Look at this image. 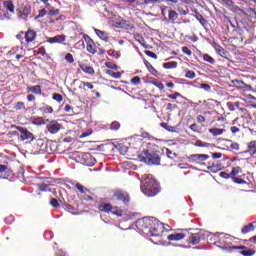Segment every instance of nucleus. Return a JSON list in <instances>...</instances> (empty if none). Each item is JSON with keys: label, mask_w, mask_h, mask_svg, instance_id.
Instances as JSON below:
<instances>
[{"label": "nucleus", "mask_w": 256, "mask_h": 256, "mask_svg": "<svg viewBox=\"0 0 256 256\" xmlns=\"http://www.w3.org/2000/svg\"><path fill=\"white\" fill-rule=\"evenodd\" d=\"M136 227L140 231L148 229L150 237H161L165 231H169V229L165 228V224L161 223V221L155 217H144L138 220Z\"/></svg>", "instance_id": "1"}, {"label": "nucleus", "mask_w": 256, "mask_h": 256, "mask_svg": "<svg viewBox=\"0 0 256 256\" xmlns=\"http://www.w3.org/2000/svg\"><path fill=\"white\" fill-rule=\"evenodd\" d=\"M140 189L146 197H155V195H159V193H161V186H159V183L151 174H148L141 181Z\"/></svg>", "instance_id": "2"}, {"label": "nucleus", "mask_w": 256, "mask_h": 256, "mask_svg": "<svg viewBox=\"0 0 256 256\" xmlns=\"http://www.w3.org/2000/svg\"><path fill=\"white\" fill-rule=\"evenodd\" d=\"M139 161L147 163V165H161V156L157 152L144 150L138 155Z\"/></svg>", "instance_id": "3"}, {"label": "nucleus", "mask_w": 256, "mask_h": 256, "mask_svg": "<svg viewBox=\"0 0 256 256\" xmlns=\"http://www.w3.org/2000/svg\"><path fill=\"white\" fill-rule=\"evenodd\" d=\"M186 237H188V243L190 245H199V243L204 241L205 237H207V232L200 229L194 233H189V235Z\"/></svg>", "instance_id": "4"}, {"label": "nucleus", "mask_w": 256, "mask_h": 256, "mask_svg": "<svg viewBox=\"0 0 256 256\" xmlns=\"http://www.w3.org/2000/svg\"><path fill=\"white\" fill-rule=\"evenodd\" d=\"M228 253H233V251H240V255L243 256H253L255 250L247 249V246H230L227 248Z\"/></svg>", "instance_id": "5"}, {"label": "nucleus", "mask_w": 256, "mask_h": 256, "mask_svg": "<svg viewBox=\"0 0 256 256\" xmlns=\"http://www.w3.org/2000/svg\"><path fill=\"white\" fill-rule=\"evenodd\" d=\"M83 39L86 42V50L88 51V53H90L91 55H95L98 49L95 41H93V39L87 34H83Z\"/></svg>", "instance_id": "6"}, {"label": "nucleus", "mask_w": 256, "mask_h": 256, "mask_svg": "<svg viewBox=\"0 0 256 256\" xmlns=\"http://www.w3.org/2000/svg\"><path fill=\"white\" fill-rule=\"evenodd\" d=\"M80 159L82 165H86V167H93L95 165V159L91 155V153L83 152L80 154Z\"/></svg>", "instance_id": "7"}, {"label": "nucleus", "mask_w": 256, "mask_h": 256, "mask_svg": "<svg viewBox=\"0 0 256 256\" xmlns=\"http://www.w3.org/2000/svg\"><path fill=\"white\" fill-rule=\"evenodd\" d=\"M46 129L48 133H51V135H55L56 133H59L61 131V124L59 122L52 120L46 125Z\"/></svg>", "instance_id": "8"}, {"label": "nucleus", "mask_w": 256, "mask_h": 256, "mask_svg": "<svg viewBox=\"0 0 256 256\" xmlns=\"http://www.w3.org/2000/svg\"><path fill=\"white\" fill-rule=\"evenodd\" d=\"M114 197H116L117 201H123L125 204L129 203L131 197H129V193L123 190L114 191Z\"/></svg>", "instance_id": "9"}, {"label": "nucleus", "mask_w": 256, "mask_h": 256, "mask_svg": "<svg viewBox=\"0 0 256 256\" xmlns=\"http://www.w3.org/2000/svg\"><path fill=\"white\" fill-rule=\"evenodd\" d=\"M189 235V231L184 230L180 233H174L167 236L168 241H183Z\"/></svg>", "instance_id": "10"}, {"label": "nucleus", "mask_w": 256, "mask_h": 256, "mask_svg": "<svg viewBox=\"0 0 256 256\" xmlns=\"http://www.w3.org/2000/svg\"><path fill=\"white\" fill-rule=\"evenodd\" d=\"M116 25L117 27H119V29H125L126 31H131L132 29H135V24L128 20H120L116 23Z\"/></svg>", "instance_id": "11"}, {"label": "nucleus", "mask_w": 256, "mask_h": 256, "mask_svg": "<svg viewBox=\"0 0 256 256\" xmlns=\"http://www.w3.org/2000/svg\"><path fill=\"white\" fill-rule=\"evenodd\" d=\"M192 163H201L203 161H207L209 159V155L207 154H191L189 157Z\"/></svg>", "instance_id": "12"}, {"label": "nucleus", "mask_w": 256, "mask_h": 256, "mask_svg": "<svg viewBox=\"0 0 256 256\" xmlns=\"http://www.w3.org/2000/svg\"><path fill=\"white\" fill-rule=\"evenodd\" d=\"M17 131L21 133V139L22 141H27V139H32L33 138V133H31L27 128L24 127H17Z\"/></svg>", "instance_id": "13"}, {"label": "nucleus", "mask_w": 256, "mask_h": 256, "mask_svg": "<svg viewBox=\"0 0 256 256\" xmlns=\"http://www.w3.org/2000/svg\"><path fill=\"white\" fill-rule=\"evenodd\" d=\"M65 41H67V36H65V34L56 35L54 37L48 38L47 40V42L50 43L51 45L55 43H65Z\"/></svg>", "instance_id": "14"}, {"label": "nucleus", "mask_w": 256, "mask_h": 256, "mask_svg": "<svg viewBox=\"0 0 256 256\" xmlns=\"http://www.w3.org/2000/svg\"><path fill=\"white\" fill-rule=\"evenodd\" d=\"M212 47H214L216 53L220 55V57H224V59H227V56L229 55V52L225 50V48L221 47L218 43H213Z\"/></svg>", "instance_id": "15"}, {"label": "nucleus", "mask_w": 256, "mask_h": 256, "mask_svg": "<svg viewBox=\"0 0 256 256\" xmlns=\"http://www.w3.org/2000/svg\"><path fill=\"white\" fill-rule=\"evenodd\" d=\"M24 39L26 43H33V40L37 39V32H35V30L29 29L25 32Z\"/></svg>", "instance_id": "16"}, {"label": "nucleus", "mask_w": 256, "mask_h": 256, "mask_svg": "<svg viewBox=\"0 0 256 256\" xmlns=\"http://www.w3.org/2000/svg\"><path fill=\"white\" fill-rule=\"evenodd\" d=\"M98 210L102 213H111L113 211V205L103 202L98 205Z\"/></svg>", "instance_id": "17"}, {"label": "nucleus", "mask_w": 256, "mask_h": 256, "mask_svg": "<svg viewBox=\"0 0 256 256\" xmlns=\"http://www.w3.org/2000/svg\"><path fill=\"white\" fill-rule=\"evenodd\" d=\"M195 19L200 23V25H202L204 29L209 25V21H207V19H205V17H203L197 10L195 11Z\"/></svg>", "instance_id": "18"}, {"label": "nucleus", "mask_w": 256, "mask_h": 256, "mask_svg": "<svg viewBox=\"0 0 256 256\" xmlns=\"http://www.w3.org/2000/svg\"><path fill=\"white\" fill-rule=\"evenodd\" d=\"M246 153H249V155H251V157H253V155H256V140H252L247 143Z\"/></svg>", "instance_id": "19"}, {"label": "nucleus", "mask_w": 256, "mask_h": 256, "mask_svg": "<svg viewBox=\"0 0 256 256\" xmlns=\"http://www.w3.org/2000/svg\"><path fill=\"white\" fill-rule=\"evenodd\" d=\"M144 65L146 69H148L149 73H151V75H153L154 77H159V72L157 71V69H155V67H153V65H151V63H149V61H147L146 59H144Z\"/></svg>", "instance_id": "20"}, {"label": "nucleus", "mask_w": 256, "mask_h": 256, "mask_svg": "<svg viewBox=\"0 0 256 256\" xmlns=\"http://www.w3.org/2000/svg\"><path fill=\"white\" fill-rule=\"evenodd\" d=\"M252 231H255V222L244 225L241 229L242 235H247V233H251Z\"/></svg>", "instance_id": "21"}, {"label": "nucleus", "mask_w": 256, "mask_h": 256, "mask_svg": "<svg viewBox=\"0 0 256 256\" xmlns=\"http://www.w3.org/2000/svg\"><path fill=\"white\" fill-rule=\"evenodd\" d=\"M79 67L86 75H93L95 73V69L92 66H87V64L80 63Z\"/></svg>", "instance_id": "22"}, {"label": "nucleus", "mask_w": 256, "mask_h": 256, "mask_svg": "<svg viewBox=\"0 0 256 256\" xmlns=\"http://www.w3.org/2000/svg\"><path fill=\"white\" fill-rule=\"evenodd\" d=\"M28 93H34V95H41V85H35V86H28L27 87Z\"/></svg>", "instance_id": "23"}, {"label": "nucleus", "mask_w": 256, "mask_h": 256, "mask_svg": "<svg viewBox=\"0 0 256 256\" xmlns=\"http://www.w3.org/2000/svg\"><path fill=\"white\" fill-rule=\"evenodd\" d=\"M179 19V14L174 10H168V20L170 23H175Z\"/></svg>", "instance_id": "24"}, {"label": "nucleus", "mask_w": 256, "mask_h": 256, "mask_svg": "<svg viewBox=\"0 0 256 256\" xmlns=\"http://www.w3.org/2000/svg\"><path fill=\"white\" fill-rule=\"evenodd\" d=\"M94 31L102 41H109V34H107V32L101 31L99 29H95Z\"/></svg>", "instance_id": "25"}, {"label": "nucleus", "mask_w": 256, "mask_h": 256, "mask_svg": "<svg viewBox=\"0 0 256 256\" xmlns=\"http://www.w3.org/2000/svg\"><path fill=\"white\" fill-rule=\"evenodd\" d=\"M4 7L10 13H15V5L13 4V0H6V1H4Z\"/></svg>", "instance_id": "26"}, {"label": "nucleus", "mask_w": 256, "mask_h": 256, "mask_svg": "<svg viewBox=\"0 0 256 256\" xmlns=\"http://www.w3.org/2000/svg\"><path fill=\"white\" fill-rule=\"evenodd\" d=\"M239 173H243V168L236 166L232 168V171L230 172L231 179H235Z\"/></svg>", "instance_id": "27"}, {"label": "nucleus", "mask_w": 256, "mask_h": 256, "mask_svg": "<svg viewBox=\"0 0 256 256\" xmlns=\"http://www.w3.org/2000/svg\"><path fill=\"white\" fill-rule=\"evenodd\" d=\"M209 133H211V135H213L214 137H219V135H223V133H225V129L211 128L209 129Z\"/></svg>", "instance_id": "28"}, {"label": "nucleus", "mask_w": 256, "mask_h": 256, "mask_svg": "<svg viewBox=\"0 0 256 256\" xmlns=\"http://www.w3.org/2000/svg\"><path fill=\"white\" fill-rule=\"evenodd\" d=\"M39 111H41V113H43V115H49V114L53 113V107H51L49 105H44L39 108Z\"/></svg>", "instance_id": "29"}, {"label": "nucleus", "mask_w": 256, "mask_h": 256, "mask_svg": "<svg viewBox=\"0 0 256 256\" xmlns=\"http://www.w3.org/2000/svg\"><path fill=\"white\" fill-rule=\"evenodd\" d=\"M76 189L82 193L83 195H85V193H91L90 189H87L85 186H83V184L81 183H76L75 185Z\"/></svg>", "instance_id": "30"}, {"label": "nucleus", "mask_w": 256, "mask_h": 256, "mask_svg": "<svg viewBox=\"0 0 256 256\" xmlns=\"http://www.w3.org/2000/svg\"><path fill=\"white\" fill-rule=\"evenodd\" d=\"M140 137H143V139H148V141H157V138L149 134L147 131H142Z\"/></svg>", "instance_id": "31"}, {"label": "nucleus", "mask_w": 256, "mask_h": 256, "mask_svg": "<svg viewBox=\"0 0 256 256\" xmlns=\"http://www.w3.org/2000/svg\"><path fill=\"white\" fill-rule=\"evenodd\" d=\"M232 83L238 87V89H245L247 87V84H245V82H243V80H232Z\"/></svg>", "instance_id": "32"}, {"label": "nucleus", "mask_w": 256, "mask_h": 256, "mask_svg": "<svg viewBox=\"0 0 256 256\" xmlns=\"http://www.w3.org/2000/svg\"><path fill=\"white\" fill-rule=\"evenodd\" d=\"M85 87L87 89H95V86H93L91 82H85V81L80 82L79 89H85Z\"/></svg>", "instance_id": "33"}, {"label": "nucleus", "mask_w": 256, "mask_h": 256, "mask_svg": "<svg viewBox=\"0 0 256 256\" xmlns=\"http://www.w3.org/2000/svg\"><path fill=\"white\" fill-rule=\"evenodd\" d=\"M29 15H31V9L25 7L22 13L20 14V17L21 19H24L25 21H27V17H29Z\"/></svg>", "instance_id": "34"}, {"label": "nucleus", "mask_w": 256, "mask_h": 256, "mask_svg": "<svg viewBox=\"0 0 256 256\" xmlns=\"http://www.w3.org/2000/svg\"><path fill=\"white\" fill-rule=\"evenodd\" d=\"M164 69H177V62L172 61V62H167L163 64Z\"/></svg>", "instance_id": "35"}, {"label": "nucleus", "mask_w": 256, "mask_h": 256, "mask_svg": "<svg viewBox=\"0 0 256 256\" xmlns=\"http://www.w3.org/2000/svg\"><path fill=\"white\" fill-rule=\"evenodd\" d=\"M107 75H110V77H113V79H121V72H113V70H107Z\"/></svg>", "instance_id": "36"}, {"label": "nucleus", "mask_w": 256, "mask_h": 256, "mask_svg": "<svg viewBox=\"0 0 256 256\" xmlns=\"http://www.w3.org/2000/svg\"><path fill=\"white\" fill-rule=\"evenodd\" d=\"M119 129H121V123H119L118 121H114L110 124L111 131H119Z\"/></svg>", "instance_id": "37"}, {"label": "nucleus", "mask_w": 256, "mask_h": 256, "mask_svg": "<svg viewBox=\"0 0 256 256\" xmlns=\"http://www.w3.org/2000/svg\"><path fill=\"white\" fill-rule=\"evenodd\" d=\"M151 83L152 85H154V87H157V89H159L160 91H163V89H165V85L163 84V82H160L159 80H154Z\"/></svg>", "instance_id": "38"}, {"label": "nucleus", "mask_w": 256, "mask_h": 256, "mask_svg": "<svg viewBox=\"0 0 256 256\" xmlns=\"http://www.w3.org/2000/svg\"><path fill=\"white\" fill-rule=\"evenodd\" d=\"M203 60L206 61L207 63H210L211 65L215 64V58L209 54H204Z\"/></svg>", "instance_id": "39"}, {"label": "nucleus", "mask_w": 256, "mask_h": 256, "mask_svg": "<svg viewBox=\"0 0 256 256\" xmlns=\"http://www.w3.org/2000/svg\"><path fill=\"white\" fill-rule=\"evenodd\" d=\"M189 129H191V131H193V133H201V127H199V125H197V123H193L189 126Z\"/></svg>", "instance_id": "40"}, {"label": "nucleus", "mask_w": 256, "mask_h": 256, "mask_svg": "<svg viewBox=\"0 0 256 256\" xmlns=\"http://www.w3.org/2000/svg\"><path fill=\"white\" fill-rule=\"evenodd\" d=\"M14 109H15V111H24V109H25V103H24V102H17V103L14 105Z\"/></svg>", "instance_id": "41"}, {"label": "nucleus", "mask_w": 256, "mask_h": 256, "mask_svg": "<svg viewBox=\"0 0 256 256\" xmlns=\"http://www.w3.org/2000/svg\"><path fill=\"white\" fill-rule=\"evenodd\" d=\"M52 99L54 101H57V103H61L63 101V95L59 94V93H54L52 95Z\"/></svg>", "instance_id": "42"}, {"label": "nucleus", "mask_w": 256, "mask_h": 256, "mask_svg": "<svg viewBox=\"0 0 256 256\" xmlns=\"http://www.w3.org/2000/svg\"><path fill=\"white\" fill-rule=\"evenodd\" d=\"M105 66L108 69H112L113 71H117V69H119V67L117 66V64L113 63V62H106Z\"/></svg>", "instance_id": "43"}, {"label": "nucleus", "mask_w": 256, "mask_h": 256, "mask_svg": "<svg viewBox=\"0 0 256 256\" xmlns=\"http://www.w3.org/2000/svg\"><path fill=\"white\" fill-rule=\"evenodd\" d=\"M186 79H195L197 77V74H195V71L188 70L185 74Z\"/></svg>", "instance_id": "44"}, {"label": "nucleus", "mask_w": 256, "mask_h": 256, "mask_svg": "<svg viewBox=\"0 0 256 256\" xmlns=\"http://www.w3.org/2000/svg\"><path fill=\"white\" fill-rule=\"evenodd\" d=\"M61 13V10L52 8V10L48 11L49 17H57Z\"/></svg>", "instance_id": "45"}, {"label": "nucleus", "mask_w": 256, "mask_h": 256, "mask_svg": "<svg viewBox=\"0 0 256 256\" xmlns=\"http://www.w3.org/2000/svg\"><path fill=\"white\" fill-rule=\"evenodd\" d=\"M232 180L237 184V185H247V181H245L243 178H232Z\"/></svg>", "instance_id": "46"}, {"label": "nucleus", "mask_w": 256, "mask_h": 256, "mask_svg": "<svg viewBox=\"0 0 256 256\" xmlns=\"http://www.w3.org/2000/svg\"><path fill=\"white\" fill-rule=\"evenodd\" d=\"M50 205L51 207H54V209H57L58 207H60L61 205L59 204V200H57V198H52L50 200Z\"/></svg>", "instance_id": "47"}, {"label": "nucleus", "mask_w": 256, "mask_h": 256, "mask_svg": "<svg viewBox=\"0 0 256 256\" xmlns=\"http://www.w3.org/2000/svg\"><path fill=\"white\" fill-rule=\"evenodd\" d=\"M177 11L180 13V15H189V8L185 6V8L178 7Z\"/></svg>", "instance_id": "48"}, {"label": "nucleus", "mask_w": 256, "mask_h": 256, "mask_svg": "<svg viewBox=\"0 0 256 256\" xmlns=\"http://www.w3.org/2000/svg\"><path fill=\"white\" fill-rule=\"evenodd\" d=\"M182 53H184V55H187L188 57H191V55H193V52L187 46L182 47Z\"/></svg>", "instance_id": "49"}, {"label": "nucleus", "mask_w": 256, "mask_h": 256, "mask_svg": "<svg viewBox=\"0 0 256 256\" xmlns=\"http://www.w3.org/2000/svg\"><path fill=\"white\" fill-rule=\"evenodd\" d=\"M91 135H93V130L92 129H88L86 132H83L80 135V139H85V137H89Z\"/></svg>", "instance_id": "50"}, {"label": "nucleus", "mask_w": 256, "mask_h": 256, "mask_svg": "<svg viewBox=\"0 0 256 256\" xmlns=\"http://www.w3.org/2000/svg\"><path fill=\"white\" fill-rule=\"evenodd\" d=\"M65 60L67 63H75V58H73V54L67 53L65 56Z\"/></svg>", "instance_id": "51"}, {"label": "nucleus", "mask_w": 256, "mask_h": 256, "mask_svg": "<svg viewBox=\"0 0 256 256\" xmlns=\"http://www.w3.org/2000/svg\"><path fill=\"white\" fill-rule=\"evenodd\" d=\"M132 85H141V78L139 76H135L131 79Z\"/></svg>", "instance_id": "52"}, {"label": "nucleus", "mask_w": 256, "mask_h": 256, "mask_svg": "<svg viewBox=\"0 0 256 256\" xmlns=\"http://www.w3.org/2000/svg\"><path fill=\"white\" fill-rule=\"evenodd\" d=\"M45 15H48V12L46 11V9H41L39 10L38 15L36 16V19H41L43 17H45Z\"/></svg>", "instance_id": "53"}, {"label": "nucleus", "mask_w": 256, "mask_h": 256, "mask_svg": "<svg viewBox=\"0 0 256 256\" xmlns=\"http://www.w3.org/2000/svg\"><path fill=\"white\" fill-rule=\"evenodd\" d=\"M16 39H18L19 41H21V43H23V40L25 39V32L20 31V32L16 35Z\"/></svg>", "instance_id": "54"}, {"label": "nucleus", "mask_w": 256, "mask_h": 256, "mask_svg": "<svg viewBox=\"0 0 256 256\" xmlns=\"http://www.w3.org/2000/svg\"><path fill=\"white\" fill-rule=\"evenodd\" d=\"M166 155L169 157V159H175V157H177V154L173 153L170 149H166Z\"/></svg>", "instance_id": "55"}, {"label": "nucleus", "mask_w": 256, "mask_h": 256, "mask_svg": "<svg viewBox=\"0 0 256 256\" xmlns=\"http://www.w3.org/2000/svg\"><path fill=\"white\" fill-rule=\"evenodd\" d=\"M5 223L7 224V225H11V223H13V221H15V216H13V215H10V216H8L7 218H5Z\"/></svg>", "instance_id": "56"}, {"label": "nucleus", "mask_w": 256, "mask_h": 256, "mask_svg": "<svg viewBox=\"0 0 256 256\" xmlns=\"http://www.w3.org/2000/svg\"><path fill=\"white\" fill-rule=\"evenodd\" d=\"M144 53H145V55H147L148 57H151L152 59H157V54H155L154 52L145 50Z\"/></svg>", "instance_id": "57"}, {"label": "nucleus", "mask_w": 256, "mask_h": 256, "mask_svg": "<svg viewBox=\"0 0 256 256\" xmlns=\"http://www.w3.org/2000/svg\"><path fill=\"white\" fill-rule=\"evenodd\" d=\"M168 99H172L173 101H175V99H177V97H181V93L179 92H175L174 94H169Z\"/></svg>", "instance_id": "58"}, {"label": "nucleus", "mask_w": 256, "mask_h": 256, "mask_svg": "<svg viewBox=\"0 0 256 256\" xmlns=\"http://www.w3.org/2000/svg\"><path fill=\"white\" fill-rule=\"evenodd\" d=\"M220 177H221L222 179H231V173L220 172Z\"/></svg>", "instance_id": "59"}, {"label": "nucleus", "mask_w": 256, "mask_h": 256, "mask_svg": "<svg viewBox=\"0 0 256 256\" xmlns=\"http://www.w3.org/2000/svg\"><path fill=\"white\" fill-rule=\"evenodd\" d=\"M48 187H49V185H47L45 183H42V184L38 185L39 191H47Z\"/></svg>", "instance_id": "60"}, {"label": "nucleus", "mask_w": 256, "mask_h": 256, "mask_svg": "<svg viewBox=\"0 0 256 256\" xmlns=\"http://www.w3.org/2000/svg\"><path fill=\"white\" fill-rule=\"evenodd\" d=\"M230 148L233 149V151H239V143L231 142Z\"/></svg>", "instance_id": "61"}, {"label": "nucleus", "mask_w": 256, "mask_h": 256, "mask_svg": "<svg viewBox=\"0 0 256 256\" xmlns=\"http://www.w3.org/2000/svg\"><path fill=\"white\" fill-rule=\"evenodd\" d=\"M160 125L163 127V129H166V131H173L172 126H168L165 122H162Z\"/></svg>", "instance_id": "62"}, {"label": "nucleus", "mask_w": 256, "mask_h": 256, "mask_svg": "<svg viewBox=\"0 0 256 256\" xmlns=\"http://www.w3.org/2000/svg\"><path fill=\"white\" fill-rule=\"evenodd\" d=\"M208 143L201 140L196 141V147H207Z\"/></svg>", "instance_id": "63"}, {"label": "nucleus", "mask_w": 256, "mask_h": 256, "mask_svg": "<svg viewBox=\"0 0 256 256\" xmlns=\"http://www.w3.org/2000/svg\"><path fill=\"white\" fill-rule=\"evenodd\" d=\"M197 123H205V116L198 115L197 116Z\"/></svg>", "instance_id": "64"}]
</instances>
